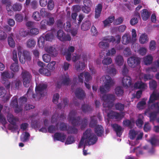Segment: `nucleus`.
<instances>
[{"label":"nucleus","instance_id":"c03bdc74","mask_svg":"<svg viewBox=\"0 0 159 159\" xmlns=\"http://www.w3.org/2000/svg\"><path fill=\"white\" fill-rule=\"evenodd\" d=\"M139 117L137 120H136V124L137 126H138L139 128H141L143 125V121L142 120V119L140 118V117H142V118H143V116L142 115H139Z\"/></svg>","mask_w":159,"mask_h":159},{"label":"nucleus","instance_id":"6ab92c4d","mask_svg":"<svg viewBox=\"0 0 159 159\" xmlns=\"http://www.w3.org/2000/svg\"><path fill=\"white\" fill-rule=\"evenodd\" d=\"M108 117L110 119H113L114 118L117 119H121L123 116L120 113L114 111H111L107 114Z\"/></svg>","mask_w":159,"mask_h":159},{"label":"nucleus","instance_id":"6e6d98bb","mask_svg":"<svg viewBox=\"0 0 159 159\" xmlns=\"http://www.w3.org/2000/svg\"><path fill=\"white\" fill-rule=\"evenodd\" d=\"M63 27L65 30L67 32H70L71 31V25L69 21L66 22V25L64 24Z\"/></svg>","mask_w":159,"mask_h":159},{"label":"nucleus","instance_id":"72a5a7b5","mask_svg":"<svg viewBox=\"0 0 159 159\" xmlns=\"http://www.w3.org/2000/svg\"><path fill=\"white\" fill-rule=\"evenodd\" d=\"M115 17L114 16H110L107 19L103 21V23L105 26H107L108 24L112 23L115 20Z\"/></svg>","mask_w":159,"mask_h":159},{"label":"nucleus","instance_id":"2f4dec72","mask_svg":"<svg viewBox=\"0 0 159 159\" xmlns=\"http://www.w3.org/2000/svg\"><path fill=\"white\" fill-rule=\"evenodd\" d=\"M115 94L117 96L120 97L123 95L124 90L123 88L120 86L116 87L115 89Z\"/></svg>","mask_w":159,"mask_h":159},{"label":"nucleus","instance_id":"e2e57ef3","mask_svg":"<svg viewBox=\"0 0 159 159\" xmlns=\"http://www.w3.org/2000/svg\"><path fill=\"white\" fill-rule=\"evenodd\" d=\"M29 32L28 31L25 30L23 29H21L19 31V34L20 35L23 37H25L29 34Z\"/></svg>","mask_w":159,"mask_h":159},{"label":"nucleus","instance_id":"f3484780","mask_svg":"<svg viewBox=\"0 0 159 159\" xmlns=\"http://www.w3.org/2000/svg\"><path fill=\"white\" fill-rule=\"evenodd\" d=\"M131 41V35L129 34H125L122 38V42L123 44L126 45Z\"/></svg>","mask_w":159,"mask_h":159},{"label":"nucleus","instance_id":"39448f33","mask_svg":"<svg viewBox=\"0 0 159 159\" xmlns=\"http://www.w3.org/2000/svg\"><path fill=\"white\" fill-rule=\"evenodd\" d=\"M101 99L104 102L103 103V107L110 108L113 106L114 102L116 98L115 95L108 94L103 95L101 97Z\"/></svg>","mask_w":159,"mask_h":159},{"label":"nucleus","instance_id":"13d9d810","mask_svg":"<svg viewBox=\"0 0 159 159\" xmlns=\"http://www.w3.org/2000/svg\"><path fill=\"white\" fill-rule=\"evenodd\" d=\"M156 48V43L155 40H152L149 43V48L151 51H154Z\"/></svg>","mask_w":159,"mask_h":159},{"label":"nucleus","instance_id":"ea45409f","mask_svg":"<svg viewBox=\"0 0 159 159\" xmlns=\"http://www.w3.org/2000/svg\"><path fill=\"white\" fill-rule=\"evenodd\" d=\"M21 56L24 58L26 61H30L31 60L30 52L26 50H23V51L22 55H21Z\"/></svg>","mask_w":159,"mask_h":159},{"label":"nucleus","instance_id":"0eeeda50","mask_svg":"<svg viewBox=\"0 0 159 159\" xmlns=\"http://www.w3.org/2000/svg\"><path fill=\"white\" fill-rule=\"evenodd\" d=\"M22 71L21 76L22 79L24 86L28 87L30 85V82L31 80L32 76L30 73L27 70L22 68Z\"/></svg>","mask_w":159,"mask_h":159},{"label":"nucleus","instance_id":"393cba45","mask_svg":"<svg viewBox=\"0 0 159 159\" xmlns=\"http://www.w3.org/2000/svg\"><path fill=\"white\" fill-rule=\"evenodd\" d=\"M62 83L64 85H68L70 83V80L68 75H64L62 76Z\"/></svg>","mask_w":159,"mask_h":159},{"label":"nucleus","instance_id":"6e6552de","mask_svg":"<svg viewBox=\"0 0 159 159\" xmlns=\"http://www.w3.org/2000/svg\"><path fill=\"white\" fill-rule=\"evenodd\" d=\"M151 108L156 111L151 112L149 114L150 121H153L155 120L157 114L159 113V102L153 104L151 105Z\"/></svg>","mask_w":159,"mask_h":159},{"label":"nucleus","instance_id":"9b49d317","mask_svg":"<svg viewBox=\"0 0 159 159\" xmlns=\"http://www.w3.org/2000/svg\"><path fill=\"white\" fill-rule=\"evenodd\" d=\"M84 76L85 78V82H88L91 79L92 77L90 73L88 72H83L80 73L78 75L79 82L81 83H83Z\"/></svg>","mask_w":159,"mask_h":159},{"label":"nucleus","instance_id":"5701e85b","mask_svg":"<svg viewBox=\"0 0 159 159\" xmlns=\"http://www.w3.org/2000/svg\"><path fill=\"white\" fill-rule=\"evenodd\" d=\"M111 126L117 135L119 137H120L122 135V127L120 125L116 124H113Z\"/></svg>","mask_w":159,"mask_h":159},{"label":"nucleus","instance_id":"79ce46f5","mask_svg":"<svg viewBox=\"0 0 159 159\" xmlns=\"http://www.w3.org/2000/svg\"><path fill=\"white\" fill-rule=\"evenodd\" d=\"M18 62H15L12 63L10 66V69L13 72H17L19 70V68L18 65Z\"/></svg>","mask_w":159,"mask_h":159},{"label":"nucleus","instance_id":"f03ea898","mask_svg":"<svg viewBox=\"0 0 159 159\" xmlns=\"http://www.w3.org/2000/svg\"><path fill=\"white\" fill-rule=\"evenodd\" d=\"M76 112L75 111L72 110L69 113L68 119L69 121H71L73 126H69L68 127L67 132L68 134H76L78 132V129L75 126L80 125V117L79 116L75 117Z\"/></svg>","mask_w":159,"mask_h":159},{"label":"nucleus","instance_id":"69168bd1","mask_svg":"<svg viewBox=\"0 0 159 159\" xmlns=\"http://www.w3.org/2000/svg\"><path fill=\"white\" fill-rule=\"evenodd\" d=\"M88 120L86 118H84L82 120L80 128L82 130L85 128L88 124Z\"/></svg>","mask_w":159,"mask_h":159},{"label":"nucleus","instance_id":"a18cd8bd","mask_svg":"<svg viewBox=\"0 0 159 159\" xmlns=\"http://www.w3.org/2000/svg\"><path fill=\"white\" fill-rule=\"evenodd\" d=\"M48 129L49 133H53L58 129L57 125L56 126L51 125L48 126Z\"/></svg>","mask_w":159,"mask_h":159},{"label":"nucleus","instance_id":"774afa93","mask_svg":"<svg viewBox=\"0 0 159 159\" xmlns=\"http://www.w3.org/2000/svg\"><path fill=\"white\" fill-rule=\"evenodd\" d=\"M149 87L151 89H156L157 86V82L154 80H152L149 82Z\"/></svg>","mask_w":159,"mask_h":159},{"label":"nucleus","instance_id":"a19ab883","mask_svg":"<svg viewBox=\"0 0 159 159\" xmlns=\"http://www.w3.org/2000/svg\"><path fill=\"white\" fill-rule=\"evenodd\" d=\"M54 38L53 34L52 32L48 33L44 36V38L46 41H52Z\"/></svg>","mask_w":159,"mask_h":159},{"label":"nucleus","instance_id":"2eb2a0df","mask_svg":"<svg viewBox=\"0 0 159 159\" xmlns=\"http://www.w3.org/2000/svg\"><path fill=\"white\" fill-rule=\"evenodd\" d=\"M122 83L124 87H129L131 84V78L129 76H124L122 80Z\"/></svg>","mask_w":159,"mask_h":159},{"label":"nucleus","instance_id":"338daca9","mask_svg":"<svg viewBox=\"0 0 159 159\" xmlns=\"http://www.w3.org/2000/svg\"><path fill=\"white\" fill-rule=\"evenodd\" d=\"M30 136L29 133L28 132H25L23 137L21 138V141L24 142L27 141L29 140Z\"/></svg>","mask_w":159,"mask_h":159},{"label":"nucleus","instance_id":"cd10ccee","mask_svg":"<svg viewBox=\"0 0 159 159\" xmlns=\"http://www.w3.org/2000/svg\"><path fill=\"white\" fill-rule=\"evenodd\" d=\"M75 68L78 71L83 70L85 68V64L82 62H78L75 65Z\"/></svg>","mask_w":159,"mask_h":159},{"label":"nucleus","instance_id":"f257e3e1","mask_svg":"<svg viewBox=\"0 0 159 159\" xmlns=\"http://www.w3.org/2000/svg\"><path fill=\"white\" fill-rule=\"evenodd\" d=\"M85 140L84 146L93 145L96 143L98 140L96 135L93 133L90 129H87L83 135L78 145V148H80L83 145L84 140Z\"/></svg>","mask_w":159,"mask_h":159},{"label":"nucleus","instance_id":"603ef678","mask_svg":"<svg viewBox=\"0 0 159 159\" xmlns=\"http://www.w3.org/2000/svg\"><path fill=\"white\" fill-rule=\"evenodd\" d=\"M112 62V60L111 58L107 57L104 58L102 61V63L103 65H108L111 64Z\"/></svg>","mask_w":159,"mask_h":159},{"label":"nucleus","instance_id":"7c9ffc66","mask_svg":"<svg viewBox=\"0 0 159 159\" xmlns=\"http://www.w3.org/2000/svg\"><path fill=\"white\" fill-rule=\"evenodd\" d=\"M81 109L83 112L86 113L92 111L93 108L89 105L84 104L82 105Z\"/></svg>","mask_w":159,"mask_h":159},{"label":"nucleus","instance_id":"3c124183","mask_svg":"<svg viewBox=\"0 0 159 159\" xmlns=\"http://www.w3.org/2000/svg\"><path fill=\"white\" fill-rule=\"evenodd\" d=\"M34 19L37 21H39L41 19V16L39 13L38 11H35L33 14Z\"/></svg>","mask_w":159,"mask_h":159},{"label":"nucleus","instance_id":"37998d69","mask_svg":"<svg viewBox=\"0 0 159 159\" xmlns=\"http://www.w3.org/2000/svg\"><path fill=\"white\" fill-rule=\"evenodd\" d=\"M153 58L151 56H148L144 59V62L146 65L151 64L152 62Z\"/></svg>","mask_w":159,"mask_h":159},{"label":"nucleus","instance_id":"4c0bfd02","mask_svg":"<svg viewBox=\"0 0 159 159\" xmlns=\"http://www.w3.org/2000/svg\"><path fill=\"white\" fill-rule=\"evenodd\" d=\"M12 9L15 11H20L22 9V6L21 4L16 3L12 6Z\"/></svg>","mask_w":159,"mask_h":159},{"label":"nucleus","instance_id":"bb28decb","mask_svg":"<svg viewBox=\"0 0 159 159\" xmlns=\"http://www.w3.org/2000/svg\"><path fill=\"white\" fill-rule=\"evenodd\" d=\"M146 86V84L141 81L137 82L134 84V87L135 88L142 89H144Z\"/></svg>","mask_w":159,"mask_h":159},{"label":"nucleus","instance_id":"c9c22d12","mask_svg":"<svg viewBox=\"0 0 159 159\" xmlns=\"http://www.w3.org/2000/svg\"><path fill=\"white\" fill-rule=\"evenodd\" d=\"M124 60L122 56L120 55L117 56L115 59V62L116 64L119 66L123 65L124 63Z\"/></svg>","mask_w":159,"mask_h":159},{"label":"nucleus","instance_id":"e433bc0d","mask_svg":"<svg viewBox=\"0 0 159 159\" xmlns=\"http://www.w3.org/2000/svg\"><path fill=\"white\" fill-rule=\"evenodd\" d=\"M98 121L95 116H93L91 117V120L89 123V126L91 128L95 127L97 126Z\"/></svg>","mask_w":159,"mask_h":159},{"label":"nucleus","instance_id":"f704fd0d","mask_svg":"<svg viewBox=\"0 0 159 159\" xmlns=\"http://www.w3.org/2000/svg\"><path fill=\"white\" fill-rule=\"evenodd\" d=\"M148 40L147 35L145 34H142L140 36L139 39V41L141 44L146 43Z\"/></svg>","mask_w":159,"mask_h":159},{"label":"nucleus","instance_id":"5fc2aeb1","mask_svg":"<svg viewBox=\"0 0 159 159\" xmlns=\"http://www.w3.org/2000/svg\"><path fill=\"white\" fill-rule=\"evenodd\" d=\"M75 142L74 138L71 136H69L66 139L65 143L67 144H70L74 143Z\"/></svg>","mask_w":159,"mask_h":159},{"label":"nucleus","instance_id":"a211bd4d","mask_svg":"<svg viewBox=\"0 0 159 159\" xmlns=\"http://www.w3.org/2000/svg\"><path fill=\"white\" fill-rule=\"evenodd\" d=\"M45 50L48 53L54 57H56L58 54L57 51L54 46H50L46 48Z\"/></svg>","mask_w":159,"mask_h":159},{"label":"nucleus","instance_id":"ddd939ff","mask_svg":"<svg viewBox=\"0 0 159 159\" xmlns=\"http://www.w3.org/2000/svg\"><path fill=\"white\" fill-rule=\"evenodd\" d=\"M11 105L13 108L15 109V112L16 113H18L22 110L21 106L20 105L19 107L18 100L16 98H15L12 100Z\"/></svg>","mask_w":159,"mask_h":159},{"label":"nucleus","instance_id":"20e7f679","mask_svg":"<svg viewBox=\"0 0 159 159\" xmlns=\"http://www.w3.org/2000/svg\"><path fill=\"white\" fill-rule=\"evenodd\" d=\"M102 80L105 84L104 87L103 86H100L99 89L101 93L102 94H103L106 92L105 88L107 91H109L110 90L111 87L113 85L114 82L110 76L108 75L102 76Z\"/></svg>","mask_w":159,"mask_h":159},{"label":"nucleus","instance_id":"a878e982","mask_svg":"<svg viewBox=\"0 0 159 159\" xmlns=\"http://www.w3.org/2000/svg\"><path fill=\"white\" fill-rule=\"evenodd\" d=\"M91 26V23L89 20H86L84 21L81 25V28L84 31H86L89 30Z\"/></svg>","mask_w":159,"mask_h":159},{"label":"nucleus","instance_id":"473e14b6","mask_svg":"<svg viewBox=\"0 0 159 159\" xmlns=\"http://www.w3.org/2000/svg\"><path fill=\"white\" fill-rule=\"evenodd\" d=\"M39 72L41 74L46 76H49L51 75L50 71L46 68L41 67L39 69Z\"/></svg>","mask_w":159,"mask_h":159},{"label":"nucleus","instance_id":"7ed1b4c3","mask_svg":"<svg viewBox=\"0 0 159 159\" xmlns=\"http://www.w3.org/2000/svg\"><path fill=\"white\" fill-rule=\"evenodd\" d=\"M116 39L115 37L113 36H108L105 37L103 38V41L99 43V46L100 48L103 49H105L109 46V42H115L119 43L120 42L121 37L119 35H117L116 36Z\"/></svg>","mask_w":159,"mask_h":159},{"label":"nucleus","instance_id":"0e129e2a","mask_svg":"<svg viewBox=\"0 0 159 159\" xmlns=\"http://www.w3.org/2000/svg\"><path fill=\"white\" fill-rule=\"evenodd\" d=\"M116 70L114 66L111 65L109 67L108 72L111 75H114L116 74Z\"/></svg>","mask_w":159,"mask_h":159},{"label":"nucleus","instance_id":"4468645a","mask_svg":"<svg viewBox=\"0 0 159 159\" xmlns=\"http://www.w3.org/2000/svg\"><path fill=\"white\" fill-rule=\"evenodd\" d=\"M66 137V135L64 133L57 132L54 134L53 138L55 141H59L64 142Z\"/></svg>","mask_w":159,"mask_h":159},{"label":"nucleus","instance_id":"8fccbe9b","mask_svg":"<svg viewBox=\"0 0 159 159\" xmlns=\"http://www.w3.org/2000/svg\"><path fill=\"white\" fill-rule=\"evenodd\" d=\"M2 82L7 89L10 88L11 83L8 79H2Z\"/></svg>","mask_w":159,"mask_h":159},{"label":"nucleus","instance_id":"bf43d9fd","mask_svg":"<svg viewBox=\"0 0 159 159\" xmlns=\"http://www.w3.org/2000/svg\"><path fill=\"white\" fill-rule=\"evenodd\" d=\"M7 37V34L4 31L1 30V28L0 27V40H4L6 39Z\"/></svg>","mask_w":159,"mask_h":159},{"label":"nucleus","instance_id":"052dcab7","mask_svg":"<svg viewBox=\"0 0 159 159\" xmlns=\"http://www.w3.org/2000/svg\"><path fill=\"white\" fill-rule=\"evenodd\" d=\"M124 20L122 17H120L115 20L113 23L115 25H118L121 24Z\"/></svg>","mask_w":159,"mask_h":159},{"label":"nucleus","instance_id":"864d4df0","mask_svg":"<svg viewBox=\"0 0 159 159\" xmlns=\"http://www.w3.org/2000/svg\"><path fill=\"white\" fill-rule=\"evenodd\" d=\"M8 42L10 47L13 48L15 46V42L11 35L9 36L8 39Z\"/></svg>","mask_w":159,"mask_h":159},{"label":"nucleus","instance_id":"dca6fc26","mask_svg":"<svg viewBox=\"0 0 159 159\" xmlns=\"http://www.w3.org/2000/svg\"><path fill=\"white\" fill-rule=\"evenodd\" d=\"M94 131L97 136L101 137L104 132V129L102 125H97L94 128Z\"/></svg>","mask_w":159,"mask_h":159},{"label":"nucleus","instance_id":"c85d7f7f","mask_svg":"<svg viewBox=\"0 0 159 159\" xmlns=\"http://www.w3.org/2000/svg\"><path fill=\"white\" fill-rule=\"evenodd\" d=\"M8 121L11 124L15 125L17 120L16 118L14 117L13 115L11 114H9L7 116Z\"/></svg>","mask_w":159,"mask_h":159},{"label":"nucleus","instance_id":"9d476101","mask_svg":"<svg viewBox=\"0 0 159 159\" xmlns=\"http://www.w3.org/2000/svg\"><path fill=\"white\" fill-rule=\"evenodd\" d=\"M57 38L61 41H70L71 37L68 34L65 33L61 30H59L57 32Z\"/></svg>","mask_w":159,"mask_h":159},{"label":"nucleus","instance_id":"de8ad7c7","mask_svg":"<svg viewBox=\"0 0 159 159\" xmlns=\"http://www.w3.org/2000/svg\"><path fill=\"white\" fill-rule=\"evenodd\" d=\"M24 18V16L23 15L20 14H16L15 16V19L17 22H21Z\"/></svg>","mask_w":159,"mask_h":159},{"label":"nucleus","instance_id":"49530a36","mask_svg":"<svg viewBox=\"0 0 159 159\" xmlns=\"http://www.w3.org/2000/svg\"><path fill=\"white\" fill-rule=\"evenodd\" d=\"M115 107L116 110L122 111L124 109L125 105L124 104L118 102L115 104Z\"/></svg>","mask_w":159,"mask_h":159},{"label":"nucleus","instance_id":"09e8293b","mask_svg":"<svg viewBox=\"0 0 159 159\" xmlns=\"http://www.w3.org/2000/svg\"><path fill=\"white\" fill-rule=\"evenodd\" d=\"M47 5L48 9L49 10H53L55 6L54 2L52 0H49Z\"/></svg>","mask_w":159,"mask_h":159},{"label":"nucleus","instance_id":"f8f14e48","mask_svg":"<svg viewBox=\"0 0 159 159\" xmlns=\"http://www.w3.org/2000/svg\"><path fill=\"white\" fill-rule=\"evenodd\" d=\"M75 94L76 97L80 100L83 99L86 97L85 91L80 88H77L75 89Z\"/></svg>","mask_w":159,"mask_h":159},{"label":"nucleus","instance_id":"4d7b16f0","mask_svg":"<svg viewBox=\"0 0 159 159\" xmlns=\"http://www.w3.org/2000/svg\"><path fill=\"white\" fill-rule=\"evenodd\" d=\"M41 15L43 17H48L49 16L50 13L48 12L45 8H42L40 10Z\"/></svg>","mask_w":159,"mask_h":159},{"label":"nucleus","instance_id":"58836bf2","mask_svg":"<svg viewBox=\"0 0 159 159\" xmlns=\"http://www.w3.org/2000/svg\"><path fill=\"white\" fill-rule=\"evenodd\" d=\"M36 44V42L33 39H30L26 42V45L28 48H31L34 47Z\"/></svg>","mask_w":159,"mask_h":159},{"label":"nucleus","instance_id":"aec40b11","mask_svg":"<svg viewBox=\"0 0 159 159\" xmlns=\"http://www.w3.org/2000/svg\"><path fill=\"white\" fill-rule=\"evenodd\" d=\"M14 74L12 72H9L8 71H5L1 74L2 79H7L12 78L14 77Z\"/></svg>","mask_w":159,"mask_h":159},{"label":"nucleus","instance_id":"4be33fe9","mask_svg":"<svg viewBox=\"0 0 159 159\" xmlns=\"http://www.w3.org/2000/svg\"><path fill=\"white\" fill-rule=\"evenodd\" d=\"M102 4L99 3L96 6L95 8V18H98L100 16L102 10Z\"/></svg>","mask_w":159,"mask_h":159},{"label":"nucleus","instance_id":"412c9836","mask_svg":"<svg viewBox=\"0 0 159 159\" xmlns=\"http://www.w3.org/2000/svg\"><path fill=\"white\" fill-rule=\"evenodd\" d=\"M151 13L147 9H143L141 11V16L143 20L146 21L149 18Z\"/></svg>","mask_w":159,"mask_h":159},{"label":"nucleus","instance_id":"423d86ee","mask_svg":"<svg viewBox=\"0 0 159 159\" xmlns=\"http://www.w3.org/2000/svg\"><path fill=\"white\" fill-rule=\"evenodd\" d=\"M47 86V84H39L36 85L35 89L36 94H32L33 98H40L44 96L46 93Z\"/></svg>","mask_w":159,"mask_h":159},{"label":"nucleus","instance_id":"1a4fd4ad","mask_svg":"<svg viewBox=\"0 0 159 159\" xmlns=\"http://www.w3.org/2000/svg\"><path fill=\"white\" fill-rule=\"evenodd\" d=\"M127 63L129 66L132 68H134L140 65V59L137 57L131 56L128 59Z\"/></svg>","mask_w":159,"mask_h":159},{"label":"nucleus","instance_id":"680f3d73","mask_svg":"<svg viewBox=\"0 0 159 159\" xmlns=\"http://www.w3.org/2000/svg\"><path fill=\"white\" fill-rule=\"evenodd\" d=\"M42 58L43 61L46 63L49 62L51 59L50 55L48 54H44Z\"/></svg>","mask_w":159,"mask_h":159},{"label":"nucleus","instance_id":"c756f323","mask_svg":"<svg viewBox=\"0 0 159 159\" xmlns=\"http://www.w3.org/2000/svg\"><path fill=\"white\" fill-rule=\"evenodd\" d=\"M21 81L19 79H16L12 82L11 87L14 89H18L19 86L21 85Z\"/></svg>","mask_w":159,"mask_h":159},{"label":"nucleus","instance_id":"b1692460","mask_svg":"<svg viewBox=\"0 0 159 159\" xmlns=\"http://www.w3.org/2000/svg\"><path fill=\"white\" fill-rule=\"evenodd\" d=\"M159 100V93H156L153 92L152 94L150 95L148 103H152L155 100Z\"/></svg>","mask_w":159,"mask_h":159}]
</instances>
